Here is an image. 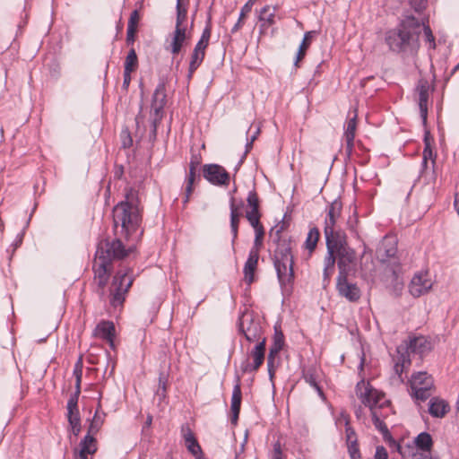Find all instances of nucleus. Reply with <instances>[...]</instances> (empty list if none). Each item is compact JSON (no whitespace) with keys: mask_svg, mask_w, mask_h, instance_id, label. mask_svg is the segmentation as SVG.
<instances>
[{"mask_svg":"<svg viewBox=\"0 0 459 459\" xmlns=\"http://www.w3.org/2000/svg\"><path fill=\"white\" fill-rule=\"evenodd\" d=\"M422 21L405 10L398 19L397 25L385 31V42L391 52L403 56L417 55L420 43Z\"/></svg>","mask_w":459,"mask_h":459,"instance_id":"nucleus-1","label":"nucleus"},{"mask_svg":"<svg viewBox=\"0 0 459 459\" xmlns=\"http://www.w3.org/2000/svg\"><path fill=\"white\" fill-rule=\"evenodd\" d=\"M128 254L129 250L126 249L118 238L112 240L104 238L99 242L92 269L101 295L104 294V289L113 269L112 261L124 259Z\"/></svg>","mask_w":459,"mask_h":459,"instance_id":"nucleus-2","label":"nucleus"},{"mask_svg":"<svg viewBox=\"0 0 459 459\" xmlns=\"http://www.w3.org/2000/svg\"><path fill=\"white\" fill-rule=\"evenodd\" d=\"M276 230L273 242L276 249L273 254V265L276 271L277 279L283 294L290 293L294 282V258L291 254L290 238L281 239V233L284 230V221Z\"/></svg>","mask_w":459,"mask_h":459,"instance_id":"nucleus-3","label":"nucleus"},{"mask_svg":"<svg viewBox=\"0 0 459 459\" xmlns=\"http://www.w3.org/2000/svg\"><path fill=\"white\" fill-rule=\"evenodd\" d=\"M137 197L131 191L126 200L113 208V221L116 236L128 238L135 233L142 223V212L137 204Z\"/></svg>","mask_w":459,"mask_h":459,"instance_id":"nucleus-4","label":"nucleus"},{"mask_svg":"<svg viewBox=\"0 0 459 459\" xmlns=\"http://www.w3.org/2000/svg\"><path fill=\"white\" fill-rule=\"evenodd\" d=\"M130 272L129 269L118 270L113 278L109 288V304L114 308L123 306L126 295L134 282Z\"/></svg>","mask_w":459,"mask_h":459,"instance_id":"nucleus-5","label":"nucleus"},{"mask_svg":"<svg viewBox=\"0 0 459 459\" xmlns=\"http://www.w3.org/2000/svg\"><path fill=\"white\" fill-rule=\"evenodd\" d=\"M237 326L238 333L243 334L249 343L266 339L263 335L259 318H256L253 313L243 312L238 319Z\"/></svg>","mask_w":459,"mask_h":459,"instance_id":"nucleus-6","label":"nucleus"},{"mask_svg":"<svg viewBox=\"0 0 459 459\" xmlns=\"http://www.w3.org/2000/svg\"><path fill=\"white\" fill-rule=\"evenodd\" d=\"M266 351V339L258 341L255 346L247 351L240 363L242 374L253 373L263 365Z\"/></svg>","mask_w":459,"mask_h":459,"instance_id":"nucleus-7","label":"nucleus"},{"mask_svg":"<svg viewBox=\"0 0 459 459\" xmlns=\"http://www.w3.org/2000/svg\"><path fill=\"white\" fill-rule=\"evenodd\" d=\"M357 395L361 399L362 403L368 406L370 411H375V407H384L385 404H389L390 402L385 400L382 402L384 394L375 389L368 383L365 386L364 381L359 382L356 385Z\"/></svg>","mask_w":459,"mask_h":459,"instance_id":"nucleus-8","label":"nucleus"},{"mask_svg":"<svg viewBox=\"0 0 459 459\" xmlns=\"http://www.w3.org/2000/svg\"><path fill=\"white\" fill-rule=\"evenodd\" d=\"M326 250L334 251L337 254L353 249L348 245L347 236L342 230H335L334 227H325Z\"/></svg>","mask_w":459,"mask_h":459,"instance_id":"nucleus-9","label":"nucleus"},{"mask_svg":"<svg viewBox=\"0 0 459 459\" xmlns=\"http://www.w3.org/2000/svg\"><path fill=\"white\" fill-rule=\"evenodd\" d=\"M337 278H349L357 273V255L354 249L337 254Z\"/></svg>","mask_w":459,"mask_h":459,"instance_id":"nucleus-10","label":"nucleus"},{"mask_svg":"<svg viewBox=\"0 0 459 459\" xmlns=\"http://www.w3.org/2000/svg\"><path fill=\"white\" fill-rule=\"evenodd\" d=\"M203 178L213 186H228L230 184V173L221 165L216 163L203 165Z\"/></svg>","mask_w":459,"mask_h":459,"instance_id":"nucleus-11","label":"nucleus"},{"mask_svg":"<svg viewBox=\"0 0 459 459\" xmlns=\"http://www.w3.org/2000/svg\"><path fill=\"white\" fill-rule=\"evenodd\" d=\"M432 281L427 271L418 272L411 278L408 289L413 298H420L427 294L432 288Z\"/></svg>","mask_w":459,"mask_h":459,"instance_id":"nucleus-12","label":"nucleus"},{"mask_svg":"<svg viewBox=\"0 0 459 459\" xmlns=\"http://www.w3.org/2000/svg\"><path fill=\"white\" fill-rule=\"evenodd\" d=\"M167 103L165 84L160 83L152 96L150 118L161 121L164 117V107Z\"/></svg>","mask_w":459,"mask_h":459,"instance_id":"nucleus-13","label":"nucleus"},{"mask_svg":"<svg viewBox=\"0 0 459 459\" xmlns=\"http://www.w3.org/2000/svg\"><path fill=\"white\" fill-rule=\"evenodd\" d=\"M200 164H201V158L199 156V152L197 154L195 153V151L192 148V158H191L190 165H189V173L186 179V186H185V190H184V195H185L184 203L185 204L188 202L189 197L193 193L194 184H195L196 176H198V177L200 176V171H201Z\"/></svg>","mask_w":459,"mask_h":459,"instance_id":"nucleus-14","label":"nucleus"},{"mask_svg":"<svg viewBox=\"0 0 459 459\" xmlns=\"http://www.w3.org/2000/svg\"><path fill=\"white\" fill-rule=\"evenodd\" d=\"M336 290L350 302H357L361 297L359 288L356 283L350 282L349 278H336Z\"/></svg>","mask_w":459,"mask_h":459,"instance_id":"nucleus-15","label":"nucleus"},{"mask_svg":"<svg viewBox=\"0 0 459 459\" xmlns=\"http://www.w3.org/2000/svg\"><path fill=\"white\" fill-rule=\"evenodd\" d=\"M242 402V393H241V377L236 372L234 376V386L232 390L231 395V403H230V411H231V418L230 422L233 425H236L238 420V416L240 412Z\"/></svg>","mask_w":459,"mask_h":459,"instance_id":"nucleus-16","label":"nucleus"},{"mask_svg":"<svg viewBox=\"0 0 459 459\" xmlns=\"http://www.w3.org/2000/svg\"><path fill=\"white\" fill-rule=\"evenodd\" d=\"M419 94V108L422 125L426 126L428 118V102L429 98L430 85L428 80L420 79L416 86Z\"/></svg>","mask_w":459,"mask_h":459,"instance_id":"nucleus-17","label":"nucleus"},{"mask_svg":"<svg viewBox=\"0 0 459 459\" xmlns=\"http://www.w3.org/2000/svg\"><path fill=\"white\" fill-rule=\"evenodd\" d=\"M397 254V243L394 238H385L377 249V256L380 263H388Z\"/></svg>","mask_w":459,"mask_h":459,"instance_id":"nucleus-18","label":"nucleus"},{"mask_svg":"<svg viewBox=\"0 0 459 459\" xmlns=\"http://www.w3.org/2000/svg\"><path fill=\"white\" fill-rule=\"evenodd\" d=\"M181 434L187 450L195 459H201V446L188 424L182 426Z\"/></svg>","mask_w":459,"mask_h":459,"instance_id":"nucleus-19","label":"nucleus"},{"mask_svg":"<svg viewBox=\"0 0 459 459\" xmlns=\"http://www.w3.org/2000/svg\"><path fill=\"white\" fill-rule=\"evenodd\" d=\"M450 411L449 403L443 398L433 396L429 401L428 412L433 418L442 419Z\"/></svg>","mask_w":459,"mask_h":459,"instance_id":"nucleus-20","label":"nucleus"},{"mask_svg":"<svg viewBox=\"0 0 459 459\" xmlns=\"http://www.w3.org/2000/svg\"><path fill=\"white\" fill-rule=\"evenodd\" d=\"M275 10L274 6L264 5L258 12L260 34L265 33L268 28L275 23Z\"/></svg>","mask_w":459,"mask_h":459,"instance_id":"nucleus-21","label":"nucleus"},{"mask_svg":"<svg viewBox=\"0 0 459 459\" xmlns=\"http://www.w3.org/2000/svg\"><path fill=\"white\" fill-rule=\"evenodd\" d=\"M80 449L74 450V459H91L89 455H93L98 450L97 439L83 437L79 443Z\"/></svg>","mask_w":459,"mask_h":459,"instance_id":"nucleus-22","label":"nucleus"},{"mask_svg":"<svg viewBox=\"0 0 459 459\" xmlns=\"http://www.w3.org/2000/svg\"><path fill=\"white\" fill-rule=\"evenodd\" d=\"M259 260V253L255 249H250L247 259L244 264L243 273L245 281L247 284H251L255 280V272L257 268Z\"/></svg>","mask_w":459,"mask_h":459,"instance_id":"nucleus-23","label":"nucleus"},{"mask_svg":"<svg viewBox=\"0 0 459 459\" xmlns=\"http://www.w3.org/2000/svg\"><path fill=\"white\" fill-rule=\"evenodd\" d=\"M115 332L116 329L113 322L102 320L97 325L94 330V335L106 340L109 342L110 346L113 347Z\"/></svg>","mask_w":459,"mask_h":459,"instance_id":"nucleus-24","label":"nucleus"},{"mask_svg":"<svg viewBox=\"0 0 459 459\" xmlns=\"http://www.w3.org/2000/svg\"><path fill=\"white\" fill-rule=\"evenodd\" d=\"M230 231L232 234L231 244L234 248L235 241L238 238V223L241 217V212L238 210V207L235 204V198L233 196L230 197Z\"/></svg>","mask_w":459,"mask_h":459,"instance_id":"nucleus-25","label":"nucleus"},{"mask_svg":"<svg viewBox=\"0 0 459 459\" xmlns=\"http://www.w3.org/2000/svg\"><path fill=\"white\" fill-rule=\"evenodd\" d=\"M413 443L418 450L428 454H430L434 445L432 436L427 431L419 433L414 437Z\"/></svg>","mask_w":459,"mask_h":459,"instance_id":"nucleus-26","label":"nucleus"},{"mask_svg":"<svg viewBox=\"0 0 459 459\" xmlns=\"http://www.w3.org/2000/svg\"><path fill=\"white\" fill-rule=\"evenodd\" d=\"M81 392L74 390V393L71 394L68 402H67V420L70 423L71 421H81L80 411L78 409V400Z\"/></svg>","mask_w":459,"mask_h":459,"instance_id":"nucleus-27","label":"nucleus"},{"mask_svg":"<svg viewBox=\"0 0 459 459\" xmlns=\"http://www.w3.org/2000/svg\"><path fill=\"white\" fill-rule=\"evenodd\" d=\"M342 208V201L339 199L333 200L327 208V218L325 221V227L333 228L337 218L341 215Z\"/></svg>","mask_w":459,"mask_h":459,"instance_id":"nucleus-28","label":"nucleus"},{"mask_svg":"<svg viewBox=\"0 0 459 459\" xmlns=\"http://www.w3.org/2000/svg\"><path fill=\"white\" fill-rule=\"evenodd\" d=\"M315 34V30H309L304 33L303 39L299 47L298 52L296 54V58L293 64L296 68L299 66V61L306 56V51L309 48L311 44V39Z\"/></svg>","mask_w":459,"mask_h":459,"instance_id":"nucleus-29","label":"nucleus"},{"mask_svg":"<svg viewBox=\"0 0 459 459\" xmlns=\"http://www.w3.org/2000/svg\"><path fill=\"white\" fill-rule=\"evenodd\" d=\"M429 343L423 336L413 337L410 339L408 343H406V346L411 353L420 355H422L427 350L429 349Z\"/></svg>","mask_w":459,"mask_h":459,"instance_id":"nucleus-30","label":"nucleus"},{"mask_svg":"<svg viewBox=\"0 0 459 459\" xmlns=\"http://www.w3.org/2000/svg\"><path fill=\"white\" fill-rule=\"evenodd\" d=\"M284 346V334L280 328L274 326L273 342L269 349V354L278 356Z\"/></svg>","mask_w":459,"mask_h":459,"instance_id":"nucleus-31","label":"nucleus"},{"mask_svg":"<svg viewBox=\"0 0 459 459\" xmlns=\"http://www.w3.org/2000/svg\"><path fill=\"white\" fill-rule=\"evenodd\" d=\"M433 383L432 378L426 371H419L411 375L410 379L411 388L425 385Z\"/></svg>","mask_w":459,"mask_h":459,"instance_id":"nucleus-32","label":"nucleus"},{"mask_svg":"<svg viewBox=\"0 0 459 459\" xmlns=\"http://www.w3.org/2000/svg\"><path fill=\"white\" fill-rule=\"evenodd\" d=\"M433 386V383H429L425 385L411 388L412 392V397L417 401L425 402L430 397V389Z\"/></svg>","mask_w":459,"mask_h":459,"instance_id":"nucleus-33","label":"nucleus"},{"mask_svg":"<svg viewBox=\"0 0 459 459\" xmlns=\"http://www.w3.org/2000/svg\"><path fill=\"white\" fill-rule=\"evenodd\" d=\"M320 238L319 230L316 227H313L309 230L306 240H305V247L309 251L313 252L317 245V242Z\"/></svg>","mask_w":459,"mask_h":459,"instance_id":"nucleus-34","label":"nucleus"},{"mask_svg":"<svg viewBox=\"0 0 459 459\" xmlns=\"http://www.w3.org/2000/svg\"><path fill=\"white\" fill-rule=\"evenodd\" d=\"M103 422H104L103 418L99 416L98 412H96L90 423V426L88 428V432L84 436V437H90V438L96 439L95 435H97V433L101 429Z\"/></svg>","mask_w":459,"mask_h":459,"instance_id":"nucleus-35","label":"nucleus"},{"mask_svg":"<svg viewBox=\"0 0 459 459\" xmlns=\"http://www.w3.org/2000/svg\"><path fill=\"white\" fill-rule=\"evenodd\" d=\"M420 21H422L421 25V32L423 31L425 36V40L429 43V48H436L435 37L432 33V30L429 25V18L428 17H418Z\"/></svg>","mask_w":459,"mask_h":459,"instance_id":"nucleus-36","label":"nucleus"},{"mask_svg":"<svg viewBox=\"0 0 459 459\" xmlns=\"http://www.w3.org/2000/svg\"><path fill=\"white\" fill-rule=\"evenodd\" d=\"M138 67V57L134 48H132L125 60L124 70L134 72Z\"/></svg>","mask_w":459,"mask_h":459,"instance_id":"nucleus-37","label":"nucleus"},{"mask_svg":"<svg viewBox=\"0 0 459 459\" xmlns=\"http://www.w3.org/2000/svg\"><path fill=\"white\" fill-rule=\"evenodd\" d=\"M201 52V39L196 43L194 52L192 54V58L189 64L188 69V78H191L194 72L199 67L201 62L198 61L199 53Z\"/></svg>","mask_w":459,"mask_h":459,"instance_id":"nucleus-38","label":"nucleus"},{"mask_svg":"<svg viewBox=\"0 0 459 459\" xmlns=\"http://www.w3.org/2000/svg\"><path fill=\"white\" fill-rule=\"evenodd\" d=\"M260 134V127L257 126L255 128V131L253 133V134L250 137L247 138V143L245 145V152L241 159L239 160L238 163L237 164L235 169L237 170L238 167L242 164L244 159L246 158L247 154L252 150L254 142L256 140L257 136Z\"/></svg>","mask_w":459,"mask_h":459,"instance_id":"nucleus-39","label":"nucleus"},{"mask_svg":"<svg viewBox=\"0 0 459 459\" xmlns=\"http://www.w3.org/2000/svg\"><path fill=\"white\" fill-rule=\"evenodd\" d=\"M357 128V114H354V116L349 119L347 122V125L344 126V138L345 139H354L355 138V132Z\"/></svg>","mask_w":459,"mask_h":459,"instance_id":"nucleus-40","label":"nucleus"},{"mask_svg":"<svg viewBox=\"0 0 459 459\" xmlns=\"http://www.w3.org/2000/svg\"><path fill=\"white\" fill-rule=\"evenodd\" d=\"M82 357L81 356L76 361L74 368V376L75 377V390L81 392V384H82Z\"/></svg>","mask_w":459,"mask_h":459,"instance_id":"nucleus-41","label":"nucleus"},{"mask_svg":"<svg viewBox=\"0 0 459 459\" xmlns=\"http://www.w3.org/2000/svg\"><path fill=\"white\" fill-rule=\"evenodd\" d=\"M407 2L411 9L418 14L419 17H421V14H423L428 6V0H407Z\"/></svg>","mask_w":459,"mask_h":459,"instance_id":"nucleus-42","label":"nucleus"},{"mask_svg":"<svg viewBox=\"0 0 459 459\" xmlns=\"http://www.w3.org/2000/svg\"><path fill=\"white\" fill-rule=\"evenodd\" d=\"M397 352L399 354L398 356V361L400 364H403L404 368L411 365V359L409 353L411 352L408 347L405 346H399L397 347Z\"/></svg>","mask_w":459,"mask_h":459,"instance_id":"nucleus-43","label":"nucleus"},{"mask_svg":"<svg viewBox=\"0 0 459 459\" xmlns=\"http://www.w3.org/2000/svg\"><path fill=\"white\" fill-rule=\"evenodd\" d=\"M341 417L343 419L345 424L346 442H352L354 438H357L356 432L354 429L350 426L348 415H346L344 412H342Z\"/></svg>","mask_w":459,"mask_h":459,"instance_id":"nucleus-44","label":"nucleus"},{"mask_svg":"<svg viewBox=\"0 0 459 459\" xmlns=\"http://www.w3.org/2000/svg\"><path fill=\"white\" fill-rule=\"evenodd\" d=\"M371 416L373 425L382 435L389 430L386 424L378 417L376 411H371Z\"/></svg>","mask_w":459,"mask_h":459,"instance_id":"nucleus-45","label":"nucleus"},{"mask_svg":"<svg viewBox=\"0 0 459 459\" xmlns=\"http://www.w3.org/2000/svg\"><path fill=\"white\" fill-rule=\"evenodd\" d=\"M325 266L326 269L334 270L335 263L337 264V253L331 250H326V255L325 257Z\"/></svg>","mask_w":459,"mask_h":459,"instance_id":"nucleus-46","label":"nucleus"},{"mask_svg":"<svg viewBox=\"0 0 459 459\" xmlns=\"http://www.w3.org/2000/svg\"><path fill=\"white\" fill-rule=\"evenodd\" d=\"M255 230V239L254 246L251 249H255L259 252V249L263 246V240L264 236V227L254 230Z\"/></svg>","mask_w":459,"mask_h":459,"instance_id":"nucleus-47","label":"nucleus"},{"mask_svg":"<svg viewBox=\"0 0 459 459\" xmlns=\"http://www.w3.org/2000/svg\"><path fill=\"white\" fill-rule=\"evenodd\" d=\"M303 377L311 387H314L318 384L316 370L314 368H308L307 370L304 371Z\"/></svg>","mask_w":459,"mask_h":459,"instance_id":"nucleus-48","label":"nucleus"},{"mask_svg":"<svg viewBox=\"0 0 459 459\" xmlns=\"http://www.w3.org/2000/svg\"><path fill=\"white\" fill-rule=\"evenodd\" d=\"M347 446L351 459L360 458V452L357 438H354L352 442L347 443Z\"/></svg>","mask_w":459,"mask_h":459,"instance_id":"nucleus-49","label":"nucleus"},{"mask_svg":"<svg viewBox=\"0 0 459 459\" xmlns=\"http://www.w3.org/2000/svg\"><path fill=\"white\" fill-rule=\"evenodd\" d=\"M384 441L391 447L400 452L402 446L401 444L392 436L391 432H387L382 435Z\"/></svg>","mask_w":459,"mask_h":459,"instance_id":"nucleus-50","label":"nucleus"},{"mask_svg":"<svg viewBox=\"0 0 459 459\" xmlns=\"http://www.w3.org/2000/svg\"><path fill=\"white\" fill-rule=\"evenodd\" d=\"M247 203L249 208H260V200L255 189L249 191Z\"/></svg>","mask_w":459,"mask_h":459,"instance_id":"nucleus-51","label":"nucleus"},{"mask_svg":"<svg viewBox=\"0 0 459 459\" xmlns=\"http://www.w3.org/2000/svg\"><path fill=\"white\" fill-rule=\"evenodd\" d=\"M276 355H272L268 353L267 356V371L269 375V378L273 380L275 375V368H276Z\"/></svg>","mask_w":459,"mask_h":459,"instance_id":"nucleus-52","label":"nucleus"},{"mask_svg":"<svg viewBox=\"0 0 459 459\" xmlns=\"http://www.w3.org/2000/svg\"><path fill=\"white\" fill-rule=\"evenodd\" d=\"M139 21H140V13H139L138 10H134L130 14L127 28L137 30Z\"/></svg>","mask_w":459,"mask_h":459,"instance_id":"nucleus-53","label":"nucleus"},{"mask_svg":"<svg viewBox=\"0 0 459 459\" xmlns=\"http://www.w3.org/2000/svg\"><path fill=\"white\" fill-rule=\"evenodd\" d=\"M436 157H437V155L434 153L432 146H429L428 144H426V146H424V149L422 152V158L424 160H431L432 163L434 165Z\"/></svg>","mask_w":459,"mask_h":459,"instance_id":"nucleus-54","label":"nucleus"},{"mask_svg":"<svg viewBox=\"0 0 459 459\" xmlns=\"http://www.w3.org/2000/svg\"><path fill=\"white\" fill-rule=\"evenodd\" d=\"M270 459H283V454L280 441H276L273 443V450L272 452Z\"/></svg>","mask_w":459,"mask_h":459,"instance_id":"nucleus-55","label":"nucleus"},{"mask_svg":"<svg viewBox=\"0 0 459 459\" xmlns=\"http://www.w3.org/2000/svg\"><path fill=\"white\" fill-rule=\"evenodd\" d=\"M246 218L247 220L248 221L250 226L255 230V229H258V228H262L263 225L261 224L260 222V217H257L255 215H251V214H247L246 213Z\"/></svg>","mask_w":459,"mask_h":459,"instance_id":"nucleus-56","label":"nucleus"},{"mask_svg":"<svg viewBox=\"0 0 459 459\" xmlns=\"http://www.w3.org/2000/svg\"><path fill=\"white\" fill-rule=\"evenodd\" d=\"M255 1L256 0H247V2L242 6L239 13L240 19H243L247 13L251 12Z\"/></svg>","mask_w":459,"mask_h":459,"instance_id":"nucleus-57","label":"nucleus"},{"mask_svg":"<svg viewBox=\"0 0 459 459\" xmlns=\"http://www.w3.org/2000/svg\"><path fill=\"white\" fill-rule=\"evenodd\" d=\"M121 136L123 138V143H122L123 147L124 148L130 147L132 145V143H133V140H132V137H131V134H130L129 131L127 129L122 131Z\"/></svg>","mask_w":459,"mask_h":459,"instance_id":"nucleus-58","label":"nucleus"},{"mask_svg":"<svg viewBox=\"0 0 459 459\" xmlns=\"http://www.w3.org/2000/svg\"><path fill=\"white\" fill-rule=\"evenodd\" d=\"M184 40L185 39L178 38V36H174L173 41H172V44H171V46H172V49L171 50H172L173 54H178L180 51L181 47H182V43H183Z\"/></svg>","mask_w":459,"mask_h":459,"instance_id":"nucleus-59","label":"nucleus"},{"mask_svg":"<svg viewBox=\"0 0 459 459\" xmlns=\"http://www.w3.org/2000/svg\"><path fill=\"white\" fill-rule=\"evenodd\" d=\"M152 123V130L149 135V139L151 142H154L157 137V128L160 121H155L154 118H150Z\"/></svg>","mask_w":459,"mask_h":459,"instance_id":"nucleus-60","label":"nucleus"},{"mask_svg":"<svg viewBox=\"0 0 459 459\" xmlns=\"http://www.w3.org/2000/svg\"><path fill=\"white\" fill-rule=\"evenodd\" d=\"M211 36V30L208 27V25L205 26L204 29H203V56H204V49L206 46L208 45V41Z\"/></svg>","mask_w":459,"mask_h":459,"instance_id":"nucleus-61","label":"nucleus"},{"mask_svg":"<svg viewBox=\"0 0 459 459\" xmlns=\"http://www.w3.org/2000/svg\"><path fill=\"white\" fill-rule=\"evenodd\" d=\"M375 458L376 459H388L387 451L383 446H377Z\"/></svg>","mask_w":459,"mask_h":459,"instance_id":"nucleus-62","label":"nucleus"},{"mask_svg":"<svg viewBox=\"0 0 459 459\" xmlns=\"http://www.w3.org/2000/svg\"><path fill=\"white\" fill-rule=\"evenodd\" d=\"M136 32H137V30L127 28L126 39L127 46L133 45L134 43Z\"/></svg>","mask_w":459,"mask_h":459,"instance_id":"nucleus-63","label":"nucleus"},{"mask_svg":"<svg viewBox=\"0 0 459 459\" xmlns=\"http://www.w3.org/2000/svg\"><path fill=\"white\" fill-rule=\"evenodd\" d=\"M411 459H432V456L428 453L415 452L412 454Z\"/></svg>","mask_w":459,"mask_h":459,"instance_id":"nucleus-64","label":"nucleus"}]
</instances>
